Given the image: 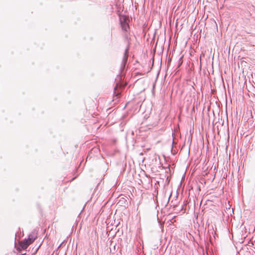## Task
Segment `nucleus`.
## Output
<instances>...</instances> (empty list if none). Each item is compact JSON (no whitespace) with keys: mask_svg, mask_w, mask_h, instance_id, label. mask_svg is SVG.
<instances>
[{"mask_svg":"<svg viewBox=\"0 0 255 255\" xmlns=\"http://www.w3.org/2000/svg\"><path fill=\"white\" fill-rule=\"evenodd\" d=\"M128 48H127V49H126V50L125 51L124 56L123 58V60H122V64H121V68L123 69L125 68L126 64L127 62L128 58Z\"/></svg>","mask_w":255,"mask_h":255,"instance_id":"2","label":"nucleus"},{"mask_svg":"<svg viewBox=\"0 0 255 255\" xmlns=\"http://www.w3.org/2000/svg\"><path fill=\"white\" fill-rule=\"evenodd\" d=\"M26 254H21V255H25Z\"/></svg>","mask_w":255,"mask_h":255,"instance_id":"5","label":"nucleus"},{"mask_svg":"<svg viewBox=\"0 0 255 255\" xmlns=\"http://www.w3.org/2000/svg\"><path fill=\"white\" fill-rule=\"evenodd\" d=\"M120 21L122 29L127 31L129 29V25L127 22V17L125 15L120 16Z\"/></svg>","mask_w":255,"mask_h":255,"instance_id":"1","label":"nucleus"},{"mask_svg":"<svg viewBox=\"0 0 255 255\" xmlns=\"http://www.w3.org/2000/svg\"><path fill=\"white\" fill-rule=\"evenodd\" d=\"M31 244L29 243V241L27 239H24L23 241L19 243V246L21 249L25 250Z\"/></svg>","mask_w":255,"mask_h":255,"instance_id":"3","label":"nucleus"},{"mask_svg":"<svg viewBox=\"0 0 255 255\" xmlns=\"http://www.w3.org/2000/svg\"><path fill=\"white\" fill-rule=\"evenodd\" d=\"M36 238V236L34 233H32L29 235L27 240L29 241V243L32 244Z\"/></svg>","mask_w":255,"mask_h":255,"instance_id":"4","label":"nucleus"}]
</instances>
